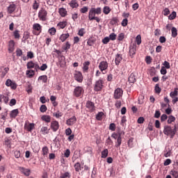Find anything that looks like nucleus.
I'll return each mask as SVG.
<instances>
[{
	"label": "nucleus",
	"instance_id": "nucleus-32",
	"mask_svg": "<svg viewBox=\"0 0 178 178\" xmlns=\"http://www.w3.org/2000/svg\"><path fill=\"white\" fill-rule=\"evenodd\" d=\"M171 33H172V37L173 38H176V37H177V29H176V27L173 26L172 28Z\"/></svg>",
	"mask_w": 178,
	"mask_h": 178
},
{
	"label": "nucleus",
	"instance_id": "nucleus-6",
	"mask_svg": "<svg viewBox=\"0 0 178 178\" xmlns=\"http://www.w3.org/2000/svg\"><path fill=\"white\" fill-rule=\"evenodd\" d=\"M35 129V124L33 122H29V120L25 121L24 125V129L25 131H28V133H31Z\"/></svg>",
	"mask_w": 178,
	"mask_h": 178
},
{
	"label": "nucleus",
	"instance_id": "nucleus-56",
	"mask_svg": "<svg viewBox=\"0 0 178 178\" xmlns=\"http://www.w3.org/2000/svg\"><path fill=\"white\" fill-rule=\"evenodd\" d=\"M63 51H67V49H70V43L69 42H66L65 45L63 46Z\"/></svg>",
	"mask_w": 178,
	"mask_h": 178
},
{
	"label": "nucleus",
	"instance_id": "nucleus-47",
	"mask_svg": "<svg viewBox=\"0 0 178 178\" xmlns=\"http://www.w3.org/2000/svg\"><path fill=\"white\" fill-rule=\"evenodd\" d=\"M108 154H109L108 149H105L104 151L102 152V158H106V156H108Z\"/></svg>",
	"mask_w": 178,
	"mask_h": 178
},
{
	"label": "nucleus",
	"instance_id": "nucleus-34",
	"mask_svg": "<svg viewBox=\"0 0 178 178\" xmlns=\"http://www.w3.org/2000/svg\"><path fill=\"white\" fill-rule=\"evenodd\" d=\"M74 168L75 169V172H80V170H81V164L77 162L74 164Z\"/></svg>",
	"mask_w": 178,
	"mask_h": 178
},
{
	"label": "nucleus",
	"instance_id": "nucleus-19",
	"mask_svg": "<svg viewBox=\"0 0 178 178\" xmlns=\"http://www.w3.org/2000/svg\"><path fill=\"white\" fill-rule=\"evenodd\" d=\"M76 122H77V118H76V116L74 115L70 119L66 120V124L67 126H73V124H74Z\"/></svg>",
	"mask_w": 178,
	"mask_h": 178
},
{
	"label": "nucleus",
	"instance_id": "nucleus-24",
	"mask_svg": "<svg viewBox=\"0 0 178 178\" xmlns=\"http://www.w3.org/2000/svg\"><path fill=\"white\" fill-rule=\"evenodd\" d=\"M41 120L45 122V123H51V115H43L41 116Z\"/></svg>",
	"mask_w": 178,
	"mask_h": 178
},
{
	"label": "nucleus",
	"instance_id": "nucleus-44",
	"mask_svg": "<svg viewBox=\"0 0 178 178\" xmlns=\"http://www.w3.org/2000/svg\"><path fill=\"white\" fill-rule=\"evenodd\" d=\"M13 36H14V38H15V40H19L20 39V33H19L18 30H15L13 32Z\"/></svg>",
	"mask_w": 178,
	"mask_h": 178
},
{
	"label": "nucleus",
	"instance_id": "nucleus-9",
	"mask_svg": "<svg viewBox=\"0 0 178 178\" xmlns=\"http://www.w3.org/2000/svg\"><path fill=\"white\" fill-rule=\"evenodd\" d=\"M136 52H137V44L136 43H133L129 47V56L134 58V55H136Z\"/></svg>",
	"mask_w": 178,
	"mask_h": 178
},
{
	"label": "nucleus",
	"instance_id": "nucleus-29",
	"mask_svg": "<svg viewBox=\"0 0 178 178\" xmlns=\"http://www.w3.org/2000/svg\"><path fill=\"white\" fill-rule=\"evenodd\" d=\"M38 81H42V83H48V76L47 75H42L38 77Z\"/></svg>",
	"mask_w": 178,
	"mask_h": 178
},
{
	"label": "nucleus",
	"instance_id": "nucleus-14",
	"mask_svg": "<svg viewBox=\"0 0 178 178\" xmlns=\"http://www.w3.org/2000/svg\"><path fill=\"white\" fill-rule=\"evenodd\" d=\"M84 89L81 86H77L74 90V95L79 98V97H81V94H83Z\"/></svg>",
	"mask_w": 178,
	"mask_h": 178
},
{
	"label": "nucleus",
	"instance_id": "nucleus-40",
	"mask_svg": "<svg viewBox=\"0 0 178 178\" xmlns=\"http://www.w3.org/2000/svg\"><path fill=\"white\" fill-rule=\"evenodd\" d=\"M103 13H104V15H109V13H111V8H109V6H104Z\"/></svg>",
	"mask_w": 178,
	"mask_h": 178
},
{
	"label": "nucleus",
	"instance_id": "nucleus-37",
	"mask_svg": "<svg viewBox=\"0 0 178 178\" xmlns=\"http://www.w3.org/2000/svg\"><path fill=\"white\" fill-rule=\"evenodd\" d=\"M53 116H54V118H56V119H59V118H62V116H63V113L60 111H57L56 113H53Z\"/></svg>",
	"mask_w": 178,
	"mask_h": 178
},
{
	"label": "nucleus",
	"instance_id": "nucleus-55",
	"mask_svg": "<svg viewBox=\"0 0 178 178\" xmlns=\"http://www.w3.org/2000/svg\"><path fill=\"white\" fill-rule=\"evenodd\" d=\"M176 12L173 11L168 17L169 20H175L176 19Z\"/></svg>",
	"mask_w": 178,
	"mask_h": 178
},
{
	"label": "nucleus",
	"instance_id": "nucleus-31",
	"mask_svg": "<svg viewBox=\"0 0 178 178\" xmlns=\"http://www.w3.org/2000/svg\"><path fill=\"white\" fill-rule=\"evenodd\" d=\"M70 6L72 9H74V8H79V3H77V1L76 0H72L70 1Z\"/></svg>",
	"mask_w": 178,
	"mask_h": 178
},
{
	"label": "nucleus",
	"instance_id": "nucleus-35",
	"mask_svg": "<svg viewBox=\"0 0 178 178\" xmlns=\"http://www.w3.org/2000/svg\"><path fill=\"white\" fill-rule=\"evenodd\" d=\"M177 90H178V88H175L174 91H172L170 93V97H171V98H175V97H177V95H178Z\"/></svg>",
	"mask_w": 178,
	"mask_h": 178
},
{
	"label": "nucleus",
	"instance_id": "nucleus-42",
	"mask_svg": "<svg viewBox=\"0 0 178 178\" xmlns=\"http://www.w3.org/2000/svg\"><path fill=\"white\" fill-rule=\"evenodd\" d=\"M50 35H55L56 34V29L55 27L50 28L48 31Z\"/></svg>",
	"mask_w": 178,
	"mask_h": 178
},
{
	"label": "nucleus",
	"instance_id": "nucleus-8",
	"mask_svg": "<svg viewBox=\"0 0 178 178\" xmlns=\"http://www.w3.org/2000/svg\"><path fill=\"white\" fill-rule=\"evenodd\" d=\"M123 97V89L118 88L114 91L113 97L115 99H120Z\"/></svg>",
	"mask_w": 178,
	"mask_h": 178
},
{
	"label": "nucleus",
	"instance_id": "nucleus-36",
	"mask_svg": "<svg viewBox=\"0 0 178 178\" xmlns=\"http://www.w3.org/2000/svg\"><path fill=\"white\" fill-rule=\"evenodd\" d=\"M66 26H67V21L60 22L58 24V26L60 27V29H65Z\"/></svg>",
	"mask_w": 178,
	"mask_h": 178
},
{
	"label": "nucleus",
	"instance_id": "nucleus-63",
	"mask_svg": "<svg viewBox=\"0 0 178 178\" xmlns=\"http://www.w3.org/2000/svg\"><path fill=\"white\" fill-rule=\"evenodd\" d=\"M108 38H110L111 41H115V40H116V35L115 34V33H112L109 35Z\"/></svg>",
	"mask_w": 178,
	"mask_h": 178
},
{
	"label": "nucleus",
	"instance_id": "nucleus-33",
	"mask_svg": "<svg viewBox=\"0 0 178 178\" xmlns=\"http://www.w3.org/2000/svg\"><path fill=\"white\" fill-rule=\"evenodd\" d=\"M35 66V63H34V62H33L32 60L28 62L26 64L27 69H34Z\"/></svg>",
	"mask_w": 178,
	"mask_h": 178
},
{
	"label": "nucleus",
	"instance_id": "nucleus-41",
	"mask_svg": "<svg viewBox=\"0 0 178 178\" xmlns=\"http://www.w3.org/2000/svg\"><path fill=\"white\" fill-rule=\"evenodd\" d=\"M15 54H16V56H17V57L22 56L23 50H22V49H20V48H17V49L15 51Z\"/></svg>",
	"mask_w": 178,
	"mask_h": 178
},
{
	"label": "nucleus",
	"instance_id": "nucleus-39",
	"mask_svg": "<svg viewBox=\"0 0 178 178\" xmlns=\"http://www.w3.org/2000/svg\"><path fill=\"white\" fill-rule=\"evenodd\" d=\"M3 70L4 71H3L1 74V79H4L5 76H6V74H8V72H9V67H5L3 69Z\"/></svg>",
	"mask_w": 178,
	"mask_h": 178
},
{
	"label": "nucleus",
	"instance_id": "nucleus-28",
	"mask_svg": "<svg viewBox=\"0 0 178 178\" xmlns=\"http://www.w3.org/2000/svg\"><path fill=\"white\" fill-rule=\"evenodd\" d=\"M70 37V35L69 33H63L60 38L59 40H60V41H62V42H65V40L67 38H69Z\"/></svg>",
	"mask_w": 178,
	"mask_h": 178
},
{
	"label": "nucleus",
	"instance_id": "nucleus-48",
	"mask_svg": "<svg viewBox=\"0 0 178 178\" xmlns=\"http://www.w3.org/2000/svg\"><path fill=\"white\" fill-rule=\"evenodd\" d=\"M145 62L147 65H151L152 63V58L149 56L145 57Z\"/></svg>",
	"mask_w": 178,
	"mask_h": 178
},
{
	"label": "nucleus",
	"instance_id": "nucleus-16",
	"mask_svg": "<svg viewBox=\"0 0 178 178\" xmlns=\"http://www.w3.org/2000/svg\"><path fill=\"white\" fill-rule=\"evenodd\" d=\"M50 129L54 132L58 131V130H59V122L56 120L52 121L50 124Z\"/></svg>",
	"mask_w": 178,
	"mask_h": 178
},
{
	"label": "nucleus",
	"instance_id": "nucleus-2",
	"mask_svg": "<svg viewBox=\"0 0 178 178\" xmlns=\"http://www.w3.org/2000/svg\"><path fill=\"white\" fill-rule=\"evenodd\" d=\"M176 131H177V127L176 124L174 126V129H172V127L165 126L163 129V133L165 136H170V138H173L176 135Z\"/></svg>",
	"mask_w": 178,
	"mask_h": 178
},
{
	"label": "nucleus",
	"instance_id": "nucleus-46",
	"mask_svg": "<svg viewBox=\"0 0 178 178\" xmlns=\"http://www.w3.org/2000/svg\"><path fill=\"white\" fill-rule=\"evenodd\" d=\"M60 178H70V172H65L60 176Z\"/></svg>",
	"mask_w": 178,
	"mask_h": 178
},
{
	"label": "nucleus",
	"instance_id": "nucleus-52",
	"mask_svg": "<svg viewBox=\"0 0 178 178\" xmlns=\"http://www.w3.org/2000/svg\"><path fill=\"white\" fill-rule=\"evenodd\" d=\"M23 38H24V41H26V40H29V38H30V32L25 31L24 33Z\"/></svg>",
	"mask_w": 178,
	"mask_h": 178
},
{
	"label": "nucleus",
	"instance_id": "nucleus-3",
	"mask_svg": "<svg viewBox=\"0 0 178 178\" xmlns=\"http://www.w3.org/2000/svg\"><path fill=\"white\" fill-rule=\"evenodd\" d=\"M10 97V92L6 91L4 93L0 94V105H2V104H5L6 105H8L9 104Z\"/></svg>",
	"mask_w": 178,
	"mask_h": 178
},
{
	"label": "nucleus",
	"instance_id": "nucleus-54",
	"mask_svg": "<svg viewBox=\"0 0 178 178\" xmlns=\"http://www.w3.org/2000/svg\"><path fill=\"white\" fill-rule=\"evenodd\" d=\"M154 90H155L156 94H161V91H162V89L159 88V84L158 83L156 84Z\"/></svg>",
	"mask_w": 178,
	"mask_h": 178
},
{
	"label": "nucleus",
	"instance_id": "nucleus-43",
	"mask_svg": "<svg viewBox=\"0 0 178 178\" xmlns=\"http://www.w3.org/2000/svg\"><path fill=\"white\" fill-rule=\"evenodd\" d=\"M122 145V136H119L117 139V141L115 142V147L116 148H119Z\"/></svg>",
	"mask_w": 178,
	"mask_h": 178
},
{
	"label": "nucleus",
	"instance_id": "nucleus-26",
	"mask_svg": "<svg viewBox=\"0 0 178 178\" xmlns=\"http://www.w3.org/2000/svg\"><path fill=\"white\" fill-rule=\"evenodd\" d=\"M122 59L123 58L122 57L121 54H117L115 56V62L116 66H119V65H120V62H122Z\"/></svg>",
	"mask_w": 178,
	"mask_h": 178
},
{
	"label": "nucleus",
	"instance_id": "nucleus-38",
	"mask_svg": "<svg viewBox=\"0 0 178 178\" xmlns=\"http://www.w3.org/2000/svg\"><path fill=\"white\" fill-rule=\"evenodd\" d=\"M111 137L114 138V140H118L119 137H122V132H118V134L116 133H113L111 135Z\"/></svg>",
	"mask_w": 178,
	"mask_h": 178
},
{
	"label": "nucleus",
	"instance_id": "nucleus-27",
	"mask_svg": "<svg viewBox=\"0 0 178 178\" xmlns=\"http://www.w3.org/2000/svg\"><path fill=\"white\" fill-rule=\"evenodd\" d=\"M50 129H48V127H42L40 129L41 134L45 136V134H49Z\"/></svg>",
	"mask_w": 178,
	"mask_h": 178
},
{
	"label": "nucleus",
	"instance_id": "nucleus-50",
	"mask_svg": "<svg viewBox=\"0 0 178 178\" xmlns=\"http://www.w3.org/2000/svg\"><path fill=\"white\" fill-rule=\"evenodd\" d=\"M17 101L16 100V99H11L8 103V105L10 106H15V105H16Z\"/></svg>",
	"mask_w": 178,
	"mask_h": 178
},
{
	"label": "nucleus",
	"instance_id": "nucleus-11",
	"mask_svg": "<svg viewBox=\"0 0 178 178\" xmlns=\"http://www.w3.org/2000/svg\"><path fill=\"white\" fill-rule=\"evenodd\" d=\"M102 87H104V81H102V79H99L95 82L94 90L97 92L101 91Z\"/></svg>",
	"mask_w": 178,
	"mask_h": 178
},
{
	"label": "nucleus",
	"instance_id": "nucleus-15",
	"mask_svg": "<svg viewBox=\"0 0 178 178\" xmlns=\"http://www.w3.org/2000/svg\"><path fill=\"white\" fill-rule=\"evenodd\" d=\"M74 80L78 83H83V74L80 71H75L74 74Z\"/></svg>",
	"mask_w": 178,
	"mask_h": 178
},
{
	"label": "nucleus",
	"instance_id": "nucleus-23",
	"mask_svg": "<svg viewBox=\"0 0 178 178\" xmlns=\"http://www.w3.org/2000/svg\"><path fill=\"white\" fill-rule=\"evenodd\" d=\"M136 81L137 79H136V73L132 72L129 76V83L134 84V83H136Z\"/></svg>",
	"mask_w": 178,
	"mask_h": 178
},
{
	"label": "nucleus",
	"instance_id": "nucleus-20",
	"mask_svg": "<svg viewBox=\"0 0 178 178\" xmlns=\"http://www.w3.org/2000/svg\"><path fill=\"white\" fill-rule=\"evenodd\" d=\"M90 69V61H86L83 63L82 71L83 73H88Z\"/></svg>",
	"mask_w": 178,
	"mask_h": 178
},
{
	"label": "nucleus",
	"instance_id": "nucleus-18",
	"mask_svg": "<svg viewBox=\"0 0 178 178\" xmlns=\"http://www.w3.org/2000/svg\"><path fill=\"white\" fill-rule=\"evenodd\" d=\"M16 10V4L11 3L9 5V6L7 8V12L8 15H12Z\"/></svg>",
	"mask_w": 178,
	"mask_h": 178
},
{
	"label": "nucleus",
	"instance_id": "nucleus-61",
	"mask_svg": "<svg viewBox=\"0 0 178 178\" xmlns=\"http://www.w3.org/2000/svg\"><path fill=\"white\" fill-rule=\"evenodd\" d=\"M26 56L29 59H33V58H34V53H33V51H28L26 54Z\"/></svg>",
	"mask_w": 178,
	"mask_h": 178
},
{
	"label": "nucleus",
	"instance_id": "nucleus-13",
	"mask_svg": "<svg viewBox=\"0 0 178 178\" xmlns=\"http://www.w3.org/2000/svg\"><path fill=\"white\" fill-rule=\"evenodd\" d=\"M18 170L22 175H24L26 177H29V176H30V175L31 174V170L26 168L24 167H18Z\"/></svg>",
	"mask_w": 178,
	"mask_h": 178
},
{
	"label": "nucleus",
	"instance_id": "nucleus-12",
	"mask_svg": "<svg viewBox=\"0 0 178 178\" xmlns=\"http://www.w3.org/2000/svg\"><path fill=\"white\" fill-rule=\"evenodd\" d=\"M99 69L102 72L103 74H105L106 73V70H108V62L102 61L99 65Z\"/></svg>",
	"mask_w": 178,
	"mask_h": 178
},
{
	"label": "nucleus",
	"instance_id": "nucleus-49",
	"mask_svg": "<svg viewBox=\"0 0 178 178\" xmlns=\"http://www.w3.org/2000/svg\"><path fill=\"white\" fill-rule=\"evenodd\" d=\"M103 116H104V113H102V112H99V113L96 115V119H97V120H102Z\"/></svg>",
	"mask_w": 178,
	"mask_h": 178
},
{
	"label": "nucleus",
	"instance_id": "nucleus-5",
	"mask_svg": "<svg viewBox=\"0 0 178 178\" xmlns=\"http://www.w3.org/2000/svg\"><path fill=\"white\" fill-rule=\"evenodd\" d=\"M32 29V34L33 35H40L42 33V26L38 23L33 24Z\"/></svg>",
	"mask_w": 178,
	"mask_h": 178
},
{
	"label": "nucleus",
	"instance_id": "nucleus-59",
	"mask_svg": "<svg viewBox=\"0 0 178 178\" xmlns=\"http://www.w3.org/2000/svg\"><path fill=\"white\" fill-rule=\"evenodd\" d=\"M48 108H47V106L45 104H43L40 106V112H42V113H45V111L47 110Z\"/></svg>",
	"mask_w": 178,
	"mask_h": 178
},
{
	"label": "nucleus",
	"instance_id": "nucleus-45",
	"mask_svg": "<svg viewBox=\"0 0 178 178\" xmlns=\"http://www.w3.org/2000/svg\"><path fill=\"white\" fill-rule=\"evenodd\" d=\"M14 156L17 159H19L22 156V153L20 152V150H15L14 152Z\"/></svg>",
	"mask_w": 178,
	"mask_h": 178
},
{
	"label": "nucleus",
	"instance_id": "nucleus-51",
	"mask_svg": "<svg viewBox=\"0 0 178 178\" xmlns=\"http://www.w3.org/2000/svg\"><path fill=\"white\" fill-rule=\"evenodd\" d=\"M1 119L2 120H6V117L8 116V110H6L4 113H1Z\"/></svg>",
	"mask_w": 178,
	"mask_h": 178
},
{
	"label": "nucleus",
	"instance_id": "nucleus-58",
	"mask_svg": "<svg viewBox=\"0 0 178 178\" xmlns=\"http://www.w3.org/2000/svg\"><path fill=\"white\" fill-rule=\"evenodd\" d=\"M126 122H127V120H126V116L124 115L121 120V126L124 127V126H126Z\"/></svg>",
	"mask_w": 178,
	"mask_h": 178
},
{
	"label": "nucleus",
	"instance_id": "nucleus-17",
	"mask_svg": "<svg viewBox=\"0 0 178 178\" xmlns=\"http://www.w3.org/2000/svg\"><path fill=\"white\" fill-rule=\"evenodd\" d=\"M15 40H10L8 42V51L9 54H12V52L15 51Z\"/></svg>",
	"mask_w": 178,
	"mask_h": 178
},
{
	"label": "nucleus",
	"instance_id": "nucleus-30",
	"mask_svg": "<svg viewBox=\"0 0 178 178\" xmlns=\"http://www.w3.org/2000/svg\"><path fill=\"white\" fill-rule=\"evenodd\" d=\"M42 155H43V156H47L49 153V149L47 146H44L42 149Z\"/></svg>",
	"mask_w": 178,
	"mask_h": 178
},
{
	"label": "nucleus",
	"instance_id": "nucleus-22",
	"mask_svg": "<svg viewBox=\"0 0 178 178\" xmlns=\"http://www.w3.org/2000/svg\"><path fill=\"white\" fill-rule=\"evenodd\" d=\"M58 13L61 16V17H66L67 16V11L65 8H60L58 9Z\"/></svg>",
	"mask_w": 178,
	"mask_h": 178
},
{
	"label": "nucleus",
	"instance_id": "nucleus-21",
	"mask_svg": "<svg viewBox=\"0 0 178 178\" xmlns=\"http://www.w3.org/2000/svg\"><path fill=\"white\" fill-rule=\"evenodd\" d=\"M19 115V109L15 108L10 112V119H16V117Z\"/></svg>",
	"mask_w": 178,
	"mask_h": 178
},
{
	"label": "nucleus",
	"instance_id": "nucleus-60",
	"mask_svg": "<svg viewBox=\"0 0 178 178\" xmlns=\"http://www.w3.org/2000/svg\"><path fill=\"white\" fill-rule=\"evenodd\" d=\"M136 42L138 45L141 44V35H138L136 38Z\"/></svg>",
	"mask_w": 178,
	"mask_h": 178
},
{
	"label": "nucleus",
	"instance_id": "nucleus-57",
	"mask_svg": "<svg viewBox=\"0 0 178 178\" xmlns=\"http://www.w3.org/2000/svg\"><path fill=\"white\" fill-rule=\"evenodd\" d=\"M170 175H172L174 178H178V171L172 170L170 171Z\"/></svg>",
	"mask_w": 178,
	"mask_h": 178
},
{
	"label": "nucleus",
	"instance_id": "nucleus-1",
	"mask_svg": "<svg viewBox=\"0 0 178 178\" xmlns=\"http://www.w3.org/2000/svg\"><path fill=\"white\" fill-rule=\"evenodd\" d=\"M102 10L101 8H92L90 10V20H95L97 23H99L101 22V19L99 17H97V15H101Z\"/></svg>",
	"mask_w": 178,
	"mask_h": 178
},
{
	"label": "nucleus",
	"instance_id": "nucleus-64",
	"mask_svg": "<svg viewBox=\"0 0 178 178\" xmlns=\"http://www.w3.org/2000/svg\"><path fill=\"white\" fill-rule=\"evenodd\" d=\"M10 139L9 138L6 139L4 141V144L6 145V147H10Z\"/></svg>",
	"mask_w": 178,
	"mask_h": 178
},
{
	"label": "nucleus",
	"instance_id": "nucleus-25",
	"mask_svg": "<svg viewBox=\"0 0 178 178\" xmlns=\"http://www.w3.org/2000/svg\"><path fill=\"white\" fill-rule=\"evenodd\" d=\"M26 74L28 79H33V77H34V75L35 74V71L33 70H29L26 71Z\"/></svg>",
	"mask_w": 178,
	"mask_h": 178
},
{
	"label": "nucleus",
	"instance_id": "nucleus-4",
	"mask_svg": "<svg viewBox=\"0 0 178 178\" xmlns=\"http://www.w3.org/2000/svg\"><path fill=\"white\" fill-rule=\"evenodd\" d=\"M38 16L40 22H47L48 20V12L43 8L39 10Z\"/></svg>",
	"mask_w": 178,
	"mask_h": 178
},
{
	"label": "nucleus",
	"instance_id": "nucleus-10",
	"mask_svg": "<svg viewBox=\"0 0 178 178\" xmlns=\"http://www.w3.org/2000/svg\"><path fill=\"white\" fill-rule=\"evenodd\" d=\"M57 66H59L61 68L66 67V58L65 57V56H60V57L58 58Z\"/></svg>",
	"mask_w": 178,
	"mask_h": 178
},
{
	"label": "nucleus",
	"instance_id": "nucleus-53",
	"mask_svg": "<svg viewBox=\"0 0 178 178\" xmlns=\"http://www.w3.org/2000/svg\"><path fill=\"white\" fill-rule=\"evenodd\" d=\"M175 120H176V118L173 115H170L168 120V124H170L172 122H175Z\"/></svg>",
	"mask_w": 178,
	"mask_h": 178
},
{
	"label": "nucleus",
	"instance_id": "nucleus-7",
	"mask_svg": "<svg viewBox=\"0 0 178 178\" xmlns=\"http://www.w3.org/2000/svg\"><path fill=\"white\" fill-rule=\"evenodd\" d=\"M6 87H10L11 90H16L17 88V83L10 79H8L5 83Z\"/></svg>",
	"mask_w": 178,
	"mask_h": 178
},
{
	"label": "nucleus",
	"instance_id": "nucleus-62",
	"mask_svg": "<svg viewBox=\"0 0 178 178\" xmlns=\"http://www.w3.org/2000/svg\"><path fill=\"white\" fill-rule=\"evenodd\" d=\"M64 156L65 158H69V156H70V149H67L65 152H64Z\"/></svg>",
	"mask_w": 178,
	"mask_h": 178
}]
</instances>
